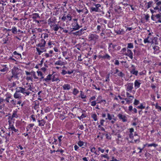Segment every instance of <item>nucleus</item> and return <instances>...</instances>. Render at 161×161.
<instances>
[{"label": "nucleus", "mask_w": 161, "mask_h": 161, "mask_svg": "<svg viewBox=\"0 0 161 161\" xmlns=\"http://www.w3.org/2000/svg\"><path fill=\"white\" fill-rule=\"evenodd\" d=\"M141 81L140 80H136L134 83L135 87H137V88H139L140 87V85L141 83L139 82Z\"/></svg>", "instance_id": "nucleus-13"}, {"label": "nucleus", "mask_w": 161, "mask_h": 161, "mask_svg": "<svg viewBox=\"0 0 161 161\" xmlns=\"http://www.w3.org/2000/svg\"><path fill=\"white\" fill-rule=\"evenodd\" d=\"M137 108L139 109H142L145 108V107L143 106V105L142 104L140 106H138Z\"/></svg>", "instance_id": "nucleus-36"}, {"label": "nucleus", "mask_w": 161, "mask_h": 161, "mask_svg": "<svg viewBox=\"0 0 161 161\" xmlns=\"http://www.w3.org/2000/svg\"><path fill=\"white\" fill-rule=\"evenodd\" d=\"M98 150L99 151H101L102 153H103L104 151V149H102L100 147L98 148Z\"/></svg>", "instance_id": "nucleus-52"}, {"label": "nucleus", "mask_w": 161, "mask_h": 161, "mask_svg": "<svg viewBox=\"0 0 161 161\" xmlns=\"http://www.w3.org/2000/svg\"><path fill=\"white\" fill-rule=\"evenodd\" d=\"M67 19H69V21L71 20V17L70 15L69 14L67 16Z\"/></svg>", "instance_id": "nucleus-51"}, {"label": "nucleus", "mask_w": 161, "mask_h": 161, "mask_svg": "<svg viewBox=\"0 0 161 161\" xmlns=\"http://www.w3.org/2000/svg\"><path fill=\"white\" fill-rule=\"evenodd\" d=\"M45 112L46 113L49 112V108H46L45 110Z\"/></svg>", "instance_id": "nucleus-64"}, {"label": "nucleus", "mask_w": 161, "mask_h": 161, "mask_svg": "<svg viewBox=\"0 0 161 161\" xmlns=\"http://www.w3.org/2000/svg\"><path fill=\"white\" fill-rule=\"evenodd\" d=\"M90 11L91 12L95 11V12H98L99 10H98L96 7H91L90 8Z\"/></svg>", "instance_id": "nucleus-17"}, {"label": "nucleus", "mask_w": 161, "mask_h": 161, "mask_svg": "<svg viewBox=\"0 0 161 161\" xmlns=\"http://www.w3.org/2000/svg\"><path fill=\"white\" fill-rule=\"evenodd\" d=\"M131 67H133V68L130 71L131 73L133 75H137L138 73V71L135 70L134 66L133 65H132Z\"/></svg>", "instance_id": "nucleus-11"}, {"label": "nucleus", "mask_w": 161, "mask_h": 161, "mask_svg": "<svg viewBox=\"0 0 161 161\" xmlns=\"http://www.w3.org/2000/svg\"><path fill=\"white\" fill-rule=\"evenodd\" d=\"M16 114L15 112H14L13 113V114L12 116V118H15L16 117Z\"/></svg>", "instance_id": "nucleus-59"}, {"label": "nucleus", "mask_w": 161, "mask_h": 161, "mask_svg": "<svg viewBox=\"0 0 161 161\" xmlns=\"http://www.w3.org/2000/svg\"><path fill=\"white\" fill-rule=\"evenodd\" d=\"M133 47V45L132 43H129L128 44L127 48H132Z\"/></svg>", "instance_id": "nucleus-32"}, {"label": "nucleus", "mask_w": 161, "mask_h": 161, "mask_svg": "<svg viewBox=\"0 0 161 161\" xmlns=\"http://www.w3.org/2000/svg\"><path fill=\"white\" fill-rule=\"evenodd\" d=\"M79 92V91L76 88H74L73 90V93L75 95H76V94Z\"/></svg>", "instance_id": "nucleus-28"}, {"label": "nucleus", "mask_w": 161, "mask_h": 161, "mask_svg": "<svg viewBox=\"0 0 161 161\" xmlns=\"http://www.w3.org/2000/svg\"><path fill=\"white\" fill-rule=\"evenodd\" d=\"M16 90H17V92H21L23 94L25 93V91H26L25 88H23L21 87H18L16 88Z\"/></svg>", "instance_id": "nucleus-2"}, {"label": "nucleus", "mask_w": 161, "mask_h": 161, "mask_svg": "<svg viewBox=\"0 0 161 161\" xmlns=\"http://www.w3.org/2000/svg\"><path fill=\"white\" fill-rule=\"evenodd\" d=\"M158 146V145L157 144H156L155 143H152L151 144H149L148 145V147H152V146H153L155 147H156Z\"/></svg>", "instance_id": "nucleus-34"}, {"label": "nucleus", "mask_w": 161, "mask_h": 161, "mask_svg": "<svg viewBox=\"0 0 161 161\" xmlns=\"http://www.w3.org/2000/svg\"><path fill=\"white\" fill-rule=\"evenodd\" d=\"M13 53L14 55H17L18 56H19L20 57H21V55L19 53H17L16 51H14Z\"/></svg>", "instance_id": "nucleus-47"}, {"label": "nucleus", "mask_w": 161, "mask_h": 161, "mask_svg": "<svg viewBox=\"0 0 161 161\" xmlns=\"http://www.w3.org/2000/svg\"><path fill=\"white\" fill-rule=\"evenodd\" d=\"M20 69H19L18 68L16 67H14L13 69L12 70V73L13 75L11 77H13V76L16 78H18V75L20 73Z\"/></svg>", "instance_id": "nucleus-1"}, {"label": "nucleus", "mask_w": 161, "mask_h": 161, "mask_svg": "<svg viewBox=\"0 0 161 161\" xmlns=\"http://www.w3.org/2000/svg\"><path fill=\"white\" fill-rule=\"evenodd\" d=\"M32 15V18L34 19H36L37 18H40L39 14L37 13H34Z\"/></svg>", "instance_id": "nucleus-19"}, {"label": "nucleus", "mask_w": 161, "mask_h": 161, "mask_svg": "<svg viewBox=\"0 0 161 161\" xmlns=\"http://www.w3.org/2000/svg\"><path fill=\"white\" fill-rule=\"evenodd\" d=\"M109 161H119L117 160L116 159L114 158V157H112V160Z\"/></svg>", "instance_id": "nucleus-61"}, {"label": "nucleus", "mask_w": 161, "mask_h": 161, "mask_svg": "<svg viewBox=\"0 0 161 161\" xmlns=\"http://www.w3.org/2000/svg\"><path fill=\"white\" fill-rule=\"evenodd\" d=\"M37 72L38 73V76L40 75V76H41V77L40 78V81H42V79L44 78V77L43 76V74L40 71H37Z\"/></svg>", "instance_id": "nucleus-20"}, {"label": "nucleus", "mask_w": 161, "mask_h": 161, "mask_svg": "<svg viewBox=\"0 0 161 161\" xmlns=\"http://www.w3.org/2000/svg\"><path fill=\"white\" fill-rule=\"evenodd\" d=\"M0 135L2 137H5L6 138V139H7V137L6 136V135L4 134L3 133H1V135Z\"/></svg>", "instance_id": "nucleus-54"}, {"label": "nucleus", "mask_w": 161, "mask_h": 161, "mask_svg": "<svg viewBox=\"0 0 161 161\" xmlns=\"http://www.w3.org/2000/svg\"><path fill=\"white\" fill-rule=\"evenodd\" d=\"M105 121V120L103 119H102L100 121V124L102 125H103V123Z\"/></svg>", "instance_id": "nucleus-60"}, {"label": "nucleus", "mask_w": 161, "mask_h": 161, "mask_svg": "<svg viewBox=\"0 0 161 161\" xmlns=\"http://www.w3.org/2000/svg\"><path fill=\"white\" fill-rule=\"evenodd\" d=\"M118 75L119 76L122 77L125 75V74L122 72H120L118 74Z\"/></svg>", "instance_id": "nucleus-33"}, {"label": "nucleus", "mask_w": 161, "mask_h": 161, "mask_svg": "<svg viewBox=\"0 0 161 161\" xmlns=\"http://www.w3.org/2000/svg\"><path fill=\"white\" fill-rule=\"evenodd\" d=\"M66 19V17L63 16L62 18V20L63 21H65Z\"/></svg>", "instance_id": "nucleus-63"}, {"label": "nucleus", "mask_w": 161, "mask_h": 161, "mask_svg": "<svg viewBox=\"0 0 161 161\" xmlns=\"http://www.w3.org/2000/svg\"><path fill=\"white\" fill-rule=\"evenodd\" d=\"M52 75L49 74L47 76V77L46 78L44 79L43 80V81L44 80L45 81H46L47 82H48L49 80H51V77L52 76Z\"/></svg>", "instance_id": "nucleus-15"}, {"label": "nucleus", "mask_w": 161, "mask_h": 161, "mask_svg": "<svg viewBox=\"0 0 161 161\" xmlns=\"http://www.w3.org/2000/svg\"><path fill=\"white\" fill-rule=\"evenodd\" d=\"M14 97L15 98H20L21 96H20V94L19 93V92H17V90H16V92L14 94Z\"/></svg>", "instance_id": "nucleus-7"}, {"label": "nucleus", "mask_w": 161, "mask_h": 161, "mask_svg": "<svg viewBox=\"0 0 161 161\" xmlns=\"http://www.w3.org/2000/svg\"><path fill=\"white\" fill-rule=\"evenodd\" d=\"M92 118H93L94 121H96L97 120V115L95 114H93L92 116Z\"/></svg>", "instance_id": "nucleus-31"}, {"label": "nucleus", "mask_w": 161, "mask_h": 161, "mask_svg": "<svg viewBox=\"0 0 161 161\" xmlns=\"http://www.w3.org/2000/svg\"><path fill=\"white\" fill-rule=\"evenodd\" d=\"M107 115H108V119H109V120H111L112 119V118L111 117V116L110 115V114L109 113H108L107 114Z\"/></svg>", "instance_id": "nucleus-49"}, {"label": "nucleus", "mask_w": 161, "mask_h": 161, "mask_svg": "<svg viewBox=\"0 0 161 161\" xmlns=\"http://www.w3.org/2000/svg\"><path fill=\"white\" fill-rule=\"evenodd\" d=\"M155 16L156 17L157 19H161V14H157L156 15H155Z\"/></svg>", "instance_id": "nucleus-42"}, {"label": "nucleus", "mask_w": 161, "mask_h": 161, "mask_svg": "<svg viewBox=\"0 0 161 161\" xmlns=\"http://www.w3.org/2000/svg\"><path fill=\"white\" fill-rule=\"evenodd\" d=\"M114 64L115 65H119V61L118 60H115V63H114Z\"/></svg>", "instance_id": "nucleus-55"}, {"label": "nucleus", "mask_w": 161, "mask_h": 161, "mask_svg": "<svg viewBox=\"0 0 161 161\" xmlns=\"http://www.w3.org/2000/svg\"><path fill=\"white\" fill-rule=\"evenodd\" d=\"M67 73V71L65 70H63L61 74L62 75H64Z\"/></svg>", "instance_id": "nucleus-45"}, {"label": "nucleus", "mask_w": 161, "mask_h": 161, "mask_svg": "<svg viewBox=\"0 0 161 161\" xmlns=\"http://www.w3.org/2000/svg\"><path fill=\"white\" fill-rule=\"evenodd\" d=\"M153 2L152 1H150L147 3V8H150L152 6Z\"/></svg>", "instance_id": "nucleus-35"}, {"label": "nucleus", "mask_w": 161, "mask_h": 161, "mask_svg": "<svg viewBox=\"0 0 161 161\" xmlns=\"http://www.w3.org/2000/svg\"><path fill=\"white\" fill-rule=\"evenodd\" d=\"M108 155L107 154H106V155L102 154L101 155V157H104L105 158H107L108 159H109V158L108 157Z\"/></svg>", "instance_id": "nucleus-39"}, {"label": "nucleus", "mask_w": 161, "mask_h": 161, "mask_svg": "<svg viewBox=\"0 0 161 161\" xmlns=\"http://www.w3.org/2000/svg\"><path fill=\"white\" fill-rule=\"evenodd\" d=\"M153 48L154 50V54H158L159 52V47L157 46H155Z\"/></svg>", "instance_id": "nucleus-9"}, {"label": "nucleus", "mask_w": 161, "mask_h": 161, "mask_svg": "<svg viewBox=\"0 0 161 161\" xmlns=\"http://www.w3.org/2000/svg\"><path fill=\"white\" fill-rule=\"evenodd\" d=\"M80 92H81V94H80V96L81 97L82 99H84V98H86V96H85L82 93L83 92L82 91H80Z\"/></svg>", "instance_id": "nucleus-38"}, {"label": "nucleus", "mask_w": 161, "mask_h": 161, "mask_svg": "<svg viewBox=\"0 0 161 161\" xmlns=\"http://www.w3.org/2000/svg\"><path fill=\"white\" fill-rule=\"evenodd\" d=\"M55 65H58L61 66L64 65V62H62L60 60H58V61H56L55 63Z\"/></svg>", "instance_id": "nucleus-18"}, {"label": "nucleus", "mask_w": 161, "mask_h": 161, "mask_svg": "<svg viewBox=\"0 0 161 161\" xmlns=\"http://www.w3.org/2000/svg\"><path fill=\"white\" fill-rule=\"evenodd\" d=\"M119 118L121 119L123 122H126L127 121L126 117L121 114H119L118 115Z\"/></svg>", "instance_id": "nucleus-3"}, {"label": "nucleus", "mask_w": 161, "mask_h": 161, "mask_svg": "<svg viewBox=\"0 0 161 161\" xmlns=\"http://www.w3.org/2000/svg\"><path fill=\"white\" fill-rule=\"evenodd\" d=\"M98 36L94 35H92L90 37L91 39L92 40H95L98 38Z\"/></svg>", "instance_id": "nucleus-22"}, {"label": "nucleus", "mask_w": 161, "mask_h": 161, "mask_svg": "<svg viewBox=\"0 0 161 161\" xmlns=\"http://www.w3.org/2000/svg\"><path fill=\"white\" fill-rule=\"evenodd\" d=\"M91 106H95L96 104H97V103L96 102V101H92L91 102Z\"/></svg>", "instance_id": "nucleus-43"}, {"label": "nucleus", "mask_w": 161, "mask_h": 161, "mask_svg": "<svg viewBox=\"0 0 161 161\" xmlns=\"http://www.w3.org/2000/svg\"><path fill=\"white\" fill-rule=\"evenodd\" d=\"M58 80L59 81H60L59 79L58 78V75L57 74L54 75H53V78H52V81H57Z\"/></svg>", "instance_id": "nucleus-6"}, {"label": "nucleus", "mask_w": 161, "mask_h": 161, "mask_svg": "<svg viewBox=\"0 0 161 161\" xmlns=\"http://www.w3.org/2000/svg\"><path fill=\"white\" fill-rule=\"evenodd\" d=\"M31 73L32 74V75L35 79H37L38 78V77L36 76L35 72L33 71L32 72H31Z\"/></svg>", "instance_id": "nucleus-41"}, {"label": "nucleus", "mask_w": 161, "mask_h": 161, "mask_svg": "<svg viewBox=\"0 0 161 161\" xmlns=\"http://www.w3.org/2000/svg\"><path fill=\"white\" fill-rule=\"evenodd\" d=\"M70 86L68 84H64L63 86V89L64 90H69L70 89Z\"/></svg>", "instance_id": "nucleus-14"}, {"label": "nucleus", "mask_w": 161, "mask_h": 161, "mask_svg": "<svg viewBox=\"0 0 161 161\" xmlns=\"http://www.w3.org/2000/svg\"><path fill=\"white\" fill-rule=\"evenodd\" d=\"M101 7V5L100 4H97L95 5V7L98 9L99 11L100 9L99 8V7Z\"/></svg>", "instance_id": "nucleus-44"}, {"label": "nucleus", "mask_w": 161, "mask_h": 161, "mask_svg": "<svg viewBox=\"0 0 161 161\" xmlns=\"http://www.w3.org/2000/svg\"><path fill=\"white\" fill-rule=\"evenodd\" d=\"M46 43L44 39H42L41 40L40 42L38 44V46L40 47H44Z\"/></svg>", "instance_id": "nucleus-5"}, {"label": "nucleus", "mask_w": 161, "mask_h": 161, "mask_svg": "<svg viewBox=\"0 0 161 161\" xmlns=\"http://www.w3.org/2000/svg\"><path fill=\"white\" fill-rule=\"evenodd\" d=\"M115 32L118 34H124V32L122 29H121V30H119L118 31H116Z\"/></svg>", "instance_id": "nucleus-27"}, {"label": "nucleus", "mask_w": 161, "mask_h": 161, "mask_svg": "<svg viewBox=\"0 0 161 161\" xmlns=\"http://www.w3.org/2000/svg\"><path fill=\"white\" fill-rule=\"evenodd\" d=\"M133 107L132 106H130L129 107V110L131 112V111L132 110H133Z\"/></svg>", "instance_id": "nucleus-50"}, {"label": "nucleus", "mask_w": 161, "mask_h": 161, "mask_svg": "<svg viewBox=\"0 0 161 161\" xmlns=\"http://www.w3.org/2000/svg\"><path fill=\"white\" fill-rule=\"evenodd\" d=\"M38 122H39V125L42 126H44L46 123L45 121L43 119H42L41 120H39Z\"/></svg>", "instance_id": "nucleus-12"}, {"label": "nucleus", "mask_w": 161, "mask_h": 161, "mask_svg": "<svg viewBox=\"0 0 161 161\" xmlns=\"http://www.w3.org/2000/svg\"><path fill=\"white\" fill-rule=\"evenodd\" d=\"M44 36L43 38L45 39L46 38H47L48 36V35L47 34L45 33L43 34Z\"/></svg>", "instance_id": "nucleus-48"}, {"label": "nucleus", "mask_w": 161, "mask_h": 161, "mask_svg": "<svg viewBox=\"0 0 161 161\" xmlns=\"http://www.w3.org/2000/svg\"><path fill=\"white\" fill-rule=\"evenodd\" d=\"M86 117V116L85 115V114H82L80 116L78 117V118L80 119V120L81 119H83V118L85 117Z\"/></svg>", "instance_id": "nucleus-37"}, {"label": "nucleus", "mask_w": 161, "mask_h": 161, "mask_svg": "<svg viewBox=\"0 0 161 161\" xmlns=\"http://www.w3.org/2000/svg\"><path fill=\"white\" fill-rule=\"evenodd\" d=\"M11 30L12 31V32L14 34H16L17 33V29L16 28V27H12V29H11Z\"/></svg>", "instance_id": "nucleus-21"}, {"label": "nucleus", "mask_w": 161, "mask_h": 161, "mask_svg": "<svg viewBox=\"0 0 161 161\" xmlns=\"http://www.w3.org/2000/svg\"><path fill=\"white\" fill-rule=\"evenodd\" d=\"M81 31H78L76 32L73 33V34L77 35H80L83 33V32H81Z\"/></svg>", "instance_id": "nucleus-25"}, {"label": "nucleus", "mask_w": 161, "mask_h": 161, "mask_svg": "<svg viewBox=\"0 0 161 161\" xmlns=\"http://www.w3.org/2000/svg\"><path fill=\"white\" fill-rule=\"evenodd\" d=\"M144 42L145 43H154L153 40L151 38L149 39H148L147 38H145L144 39Z\"/></svg>", "instance_id": "nucleus-10"}, {"label": "nucleus", "mask_w": 161, "mask_h": 161, "mask_svg": "<svg viewBox=\"0 0 161 161\" xmlns=\"http://www.w3.org/2000/svg\"><path fill=\"white\" fill-rule=\"evenodd\" d=\"M8 70V68L6 67V65H5L3 66V69H0V71L3 72H7Z\"/></svg>", "instance_id": "nucleus-16"}, {"label": "nucleus", "mask_w": 161, "mask_h": 161, "mask_svg": "<svg viewBox=\"0 0 161 161\" xmlns=\"http://www.w3.org/2000/svg\"><path fill=\"white\" fill-rule=\"evenodd\" d=\"M102 97L101 96H99L97 98V101L99 102V101H100V99H101Z\"/></svg>", "instance_id": "nucleus-58"}, {"label": "nucleus", "mask_w": 161, "mask_h": 161, "mask_svg": "<svg viewBox=\"0 0 161 161\" xmlns=\"http://www.w3.org/2000/svg\"><path fill=\"white\" fill-rule=\"evenodd\" d=\"M73 27L72 29L71 28V30L72 29V30L71 31V32L74 31L78 30L79 29L77 27V26H73Z\"/></svg>", "instance_id": "nucleus-29"}, {"label": "nucleus", "mask_w": 161, "mask_h": 161, "mask_svg": "<svg viewBox=\"0 0 161 161\" xmlns=\"http://www.w3.org/2000/svg\"><path fill=\"white\" fill-rule=\"evenodd\" d=\"M11 126H10V127L9 128V129H10L14 131L15 132H17V131L18 130L16 129L13 126V125H11Z\"/></svg>", "instance_id": "nucleus-26"}, {"label": "nucleus", "mask_w": 161, "mask_h": 161, "mask_svg": "<svg viewBox=\"0 0 161 161\" xmlns=\"http://www.w3.org/2000/svg\"><path fill=\"white\" fill-rule=\"evenodd\" d=\"M139 101L138 100H136L135 99L134 103V104L135 105H137L138 104H139Z\"/></svg>", "instance_id": "nucleus-40"}, {"label": "nucleus", "mask_w": 161, "mask_h": 161, "mask_svg": "<svg viewBox=\"0 0 161 161\" xmlns=\"http://www.w3.org/2000/svg\"><path fill=\"white\" fill-rule=\"evenodd\" d=\"M100 58H102L104 59H109L110 58V56L108 54H106L105 55L101 56H100Z\"/></svg>", "instance_id": "nucleus-23"}, {"label": "nucleus", "mask_w": 161, "mask_h": 161, "mask_svg": "<svg viewBox=\"0 0 161 161\" xmlns=\"http://www.w3.org/2000/svg\"><path fill=\"white\" fill-rule=\"evenodd\" d=\"M84 143V142H83L82 141H79L77 143L78 145L80 147H81L83 145Z\"/></svg>", "instance_id": "nucleus-30"}, {"label": "nucleus", "mask_w": 161, "mask_h": 161, "mask_svg": "<svg viewBox=\"0 0 161 161\" xmlns=\"http://www.w3.org/2000/svg\"><path fill=\"white\" fill-rule=\"evenodd\" d=\"M31 118L33 120V121H35L36 120V119L35 118L34 115H31Z\"/></svg>", "instance_id": "nucleus-62"}, {"label": "nucleus", "mask_w": 161, "mask_h": 161, "mask_svg": "<svg viewBox=\"0 0 161 161\" xmlns=\"http://www.w3.org/2000/svg\"><path fill=\"white\" fill-rule=\"evenodd\" d=\"M149 18V16L148 14H147L145 16V19L147 21L148 20V19Z\"/></svg>", "instance_id": "nucleus-53"}, {"label": "nucleus", "mask_w": 161, "mask_h": 161, "mask_svg": "<svg viewBox=\"0 0 161 161\" xmlns=\"http://www.w3.org/2000/svg\"><path fill=\"white\" fill-rule=\"evenodd\" d=\"M74 72V70H70V71H67V73L69 75H70L71 74L73 73Z\"/></svg>", "instance_id": "nucleus-46"}, {"label": "nucleus", "mask_w": 161, "mask_h": 161, "mask_svg": "<svg viewBox=\"0 0 161 161\" xmlns=\"http://www.w3.org/2000/svg\"><path fill=\"white\" fill-rule=\"evenodd\" d=\"M127 52V53L125 54V55L129 56L131 59H132L133 58V53L131 50L130 49H128Z\"/></svg>", "instance_id": "nucleus-4"}, {"label": "nucleus", "mask_w": 161, "mask_h": 161, "mask_svg": "<svg viewBox=\"0 0 161 161\" xmlns=\"http://www.w3.org/2000/svg\"><path fill=\"white\" fill-rule=\"evenodd\" d=\"M62 137V136H60L58 137V140L59 142V143L61 144V138Z\"/></svg>", "instance_id": "nucleus-56"}, {"label": "nucleus", "mask_w": 161, "mask_h": 161, "mask_svg": "<svg viewBox=\"0 0 161 161\" xmlns=\"http://www.w3.org/2000/svg\"><path fill=\"white\" fill-rule=\"evenodd\" d=\"M95 99H96L95 97V96H93L90 98L89 99V100L90 101H91V100H94Z\"/></svg>", "instance_id": "nucleus-57"}, {"label": "nucleus", "mask_w": 161, "mask_h": 161, "mask_svg": "<svg viewBox=\"0 0 161 161\" xmlns=\"http://www.w3.org/2000/svg\"><path fill=\"white\" fill-rule=\"evenodd\" d=\"M53 29L55 31H57L58 29H59V27L57 25H53Z\"/></svg>", "instance_id": "nucleus-24"}, {"label": "nucleus", "mask_w": 161, "mask_h": 161, "mask_svg": "<svg viewBox=\"0 0 161 161\" xmlns=\"http://www.w3.org/2000/svg\"><path fill=\"white\" fill-rule=\"evenodd\" d=\"M133 83H129L128 84L127 87V91H130L131 92V90L133 88Z\"/></svg>", "instance_id": "nucleus-8"}]
</instances>
